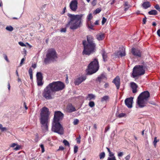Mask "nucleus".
I'll return each instance as SVG.
<instances>
[{
	"label": "nucleus",
	"mask_w": 160,
	"mask_h": 160,
	"mask_svg": "<svg viewBox=\"0 0 160 160\" xmlns=\"http://www.w3.org/2000/svg\"><path fill=\"white\" fill-rule=\"evenodd\" d=\"M68 16L69 18L68 23L66 27H69L72 30H75L80 28L82 25V18L83 14H72L68 13Z\"/></svg>",
	"instance_id": "f257e3e1"
},
{
	"label": "nucleus",
	"mask_w": 160,
	"mask_h": 160,
	"mask_svg": "<svg viewBox=\"0 0 160 160\" xmlns=\"http://www.w3.org/2000/svg\"><path fill=\"white\" fill-rule=\"evenodd\" d=\"M49 114V109L48 108L44 107L41 109L40 121L41 129L44 132H47L48 130Z\"/></svg>",
	"instance_id": "f03ea898"
},
{
	"label": "nucleus",
	"mask_w": 160,
	"mask_h": 160,
	"mask_svg": "<svg viewBox=\"0 0 160 160\" xmlns=\"http://www.w3.org/2000/svg\"><path fill=\"white\" fill-rule=\"evenodd\" d=\"M87 41H83L82 44L84 46V50L82 53L83 54L89 55L95 52L96 44L93 41V39L90 36H87Z\"/></svg>",
	"instance_id": "7ed1b4c3"
},
{
	"label": "nucleus",
	"mask_w": 160,
	"mask_h": 160,
	"mask_svg": "<svg viewBox=\"0 0 160 160\" xmlns=\"http://www.w3.org/2000/svg\"><path fill=\"white\" fill-rule=\"evenodd\" d=\"M149 96V93L148 91H144L139 95L138 98L137 102V104L139 108H142L146 106Z\"/></svg>",
	"instance_id": "20e7f679"
},
{
	"label": "nucleus",
	"mask_w": 160,
	"mask_h": 160,
	"mask_svg": "<svg viewBox=\"0 0 160 160\" xmlns=\"http://www.w3.org/2000/svg\"><path fill=\"white\" fill-rule=\"evenodd\" d=\"M146 64L143 62L142 65L135 66L133 68L132 76L133 78L144 74L145 72Z\"/></svg>",
	"instance_id": "39448f33"
},
{
	"label": "nucleus",
	"mask_w": 160,
	"mask_h": 160,
	"mask_svg": "<svg viewBox=\"0 0 160 160\" xmlns=\"http://www.w3.org/2000/svg\"><path fill=\"white\" fill-rule=\"evenodd\" d=\"M98 62L97 59L95 58L88 66L87 70V74L91 75L96 72L99 69Z\"/></svg>",
	"instance_id": "423d86ee"
},
{
	"label": "nucleus",
	"mask_w": 160,
	"mask_h": 160,
	"mask_svg": "<svg viewBox=\"0 0 160 160\" xmlns=\"http://www.w3.org/2000/svg\"><path fill=\"white\" fill-rule=\"evenodd\" d=\"M57 58V55L55 50L53 49H50L48 50L44 62L46 64L50 62L56 61Z\"/></svg>",
	"instance_id": "0eeeda50"
},
{
	"label": "nucleus",
	"mask_w": 160,
	"mask_h": 160,
	"mask_svg": "<svg viewBox=\"0 0 160 160\" xmlns=\"http://www.w3.org/2000/svg\"><path fill=\"white\" fill-rule=\"evenodd\" d=\"M48 85L54 92L62 90L65 87L64 83L61 81L53 82Z\"/></svg>",
	"instance_id": "6e6552de"
},
{
	"label": "nucleus",
	"mask_w": 160,
	"mask_h": 160,
	"mask_svg": "<svg viewBox=\"0 0 160 160\" xmlns=\"http://www.w3.org/2000/svg\"><path fill=\"white\" fill-rule=\"evenodd\" d=\"M52 131L60 135L63 134V128L59 122L53 121L52 124Z\"/></svg>",
	"instance_id": "1a4fd4ad"
},
{
	"label": "nucleus",
	"mask_w": 160,
	"mask_h": 160,
	"mask_svg": "<svg viewBox=\"0 0 160 160\" xmlns=\"http://www.w3.org/2000/svg\"><path fill=\"white\" fill-rule=\"evenodd\" d=\"M54 92L48 85L43 90L42 95L43 98L46 99H52L54 95Z\"/></svg>",
	"instance_id": "9d476101"
},
{
	"label": "nucleus",
	"mask_w": 160,
	"mask_h": 160,
	"mask_svg": "<svg viewBox=\"0 0 160 160\" xmlns=\"http://www.w3.org/2000/svg\"><path fill=\"white\" fill-rule=\"evenodd\" d=\"M63 116V114L60 111H56L54 113L53 121L59 122L60 121L62 120Z\"/></svg>",
	"instance_id": "9b49d317"
},
{
	"label": "nucleus",
	"mask_w": 160,
	"mask_h": 160,
	"mask_svg": "<svg viewBox=\"0 0 160 160\" xmlns=\"http://www.w3.org/2000/svg\"><path fill=\"white\" fill-rule=\"evenodd\" d=\"M78 4L77 0H72L69 4L70 9L73 11H75L77 9Z\"/></svg>",
	"instance_id": "f8f14e48"
},
{
	"label": "nucleus",
	"mask_w": 160,
	"mask_h": 160,
	"mask_svg": "<svg viewBox=\"0 0 160 160\" xmlns=\"http://www.w3.org/2000/svg\"><path fill=\"white\" fill-rule=\"evenodd\" d=\"M131 52L134 56L137 57L141 56V52L138 48H133L131 49Z\"/></svg>",
	"instance_id": "ddd939ff"
},
{
	"label": "nucleus",
	"mask_w": 160,
	"mask_h": 160,
	"mask_svg": "<svg viewBox=\"0 0 160 160\" xmlns=\"http://www.w3.org/2000/svg\"><path fill=\"white\" fill-rule=\"evenodd\" d=\"M86 79V77L85 76H82L75 79L74 83L76 85H78L85 81Z\"/></svg>",
	"instance_id": "4468645a"
},
{
	"label": "nucleus",
	"mask_w": 160,
	"mask_h": 160,
	"mask_svg": "<svg viewBox=\"0 0 160 160\" xmlns=\"http://www.w3.org/2000/svg\"><path fill=\"white\" fill-rule=\"evenodd\" d=\"M133 99L132 97H131L126 99L125 100L126 105L129 108H131L132 107Z\"/></svg>",
	"instance_id": "2eb2a0df"
},
{
	"label": "nucleus",
	"mask_w": 160,
	"mask_h": 160,
	"mask_svg": "<svg viewBox=\"0 0 160 160\" xmlns=\"http://www.w3.org/2000/svg\"><path fill=\"white\" fill-rule=\"evenodd\" d=\"M116 55L118 57H122L125 56L126 54L125 48L122 47L120 48L119 51L116 53Z\"/></svg>",
	"instance_id": "dca6fc26"
},
{
	"label": "nucleus",
	"mask_w": 160,
	"mask_h": 160,
	"mask_svg": "<svg viewBox=\"0 0 160 160\" xmlns=\"http://www.w3.org/2000/svg\"><path fill=\"white\" fill-rule=\"evenodd\" d=\"M113 82L117 88L118 89L120 87V78L119 76H117L113 81Z\"/></svg>",
	"instance_id": "f3484780"
},
{
	"label": "nucleus",
	"mask_w": 160,
	"mask_h": 160,
	"mask_svg": "<svg viewBox=\"0 0 160 160\" xmlns=\"http://www.w3.org/2000/svg\"><path fill=\"white\" fill-rule=\"evenodd\" d=\"M131 87L132 89V92L133 93H135L137 92V89L138 88V86L136 83L134 82H132L131 83Z\"/></svg>",
	"instance_id": "a211bd4d"
},
{
	"label": "nucleus",
	"mask_w": 160,
	"mask_h": 160,
	"mask_svg": "<svg viewBox=\"0 0 160 160\" xmlns=\"http://www.w3.org/2000/svg\"><path fill=\"white\" fill-rule=\"evenodd\" d=\"M67 109L68 112H71L76 110L75 108L72 105H68L67 107Z\"/></svg>",
	"instance_id": "6ab92c4d"
},
{
	"label": "nucleus",
	"mask_w": 160,
	"mask_h": 160,
	"mask_svg": "<svg viewBox=\"0 0 160 160\" xmlns=\"http://www.w3.org/2000/svg\"><path fill=\"white\" fill-rule=\"evenodd\" d=\"M96 38L98 40H102L105 38L104 34L101 33H99L96 35Z\"/></svg>",
	"instance_id": "aec40b11"
},
{
	"label": "nucleus",
	"mask_w": 160,
	"mask_h": 160,
	"mask_svg": "<svg viewBox=\"0 0 160 160\" xmlns=\"http://www.w3.org/2000/svg\"><path fill=\"white\" fill-rule=\"evenodd\" d=\"M106 78L105 74L104 73H102L98 78L97 80L98 81L100 82L103 80H105Z\"/></svg>",
	"instance_id": "412c9836"
},
{
	"label": "nucleus",
	"mask_w": 160,
	"mask_h": 160,
	"mask_svg": "<svg viewBox=\"0 0 160 160\" xmlns=\"http://www.w3.org/2000/svg\"><path fill=\"white\" fill-rule=\"evenodd\" d=\"M142 6L143 8L146 9L150 7L151 5L149 2H145L142 4Z\"/></svg>",
	"instance_id": "4be33fe9"
},
{
	"label": "nucleus",
	"mask_w": 160,
	"mask_h": 160,
	"mask_svg": "<svg viewBox=\"0 0 160 160\" xmlns=\"http://www.w3.org/2000/svg\"><path fill=\"white\" fill-rule=\"evenodd\" d=\"M109 156L110 157H108L107 160H116L113 152H111L109 153Z\"/></svg>",
	"instance_id": "5701e85b"
},
{
	"label": "nucleus",
	"mask_w": 160,
	"mask_h": 160,
	"mask_svg": "<svg viewBox=\"0 0 160 160\" xmlns=\"http://www.w3.org/2000/svg\"><path fill=\"white\" fill-rule=\"evenodd\" d=\"M37 80H42V74L41 72H38L36 74Z\"/></svg>",
	"instance_id": "b1692460"
},
{
	"label": "nucleus",
	"mask_w": 160,
	"mask_h": 160,
	"mask_svg": "<svg viewBox=\"0 0 160 160\" xmlns=\"http://www.w3.org/2000/svg\"><path fill=\"white\" fill-rule=\"evenodd\" d=\"M109 97L108 96H105L101 99V102H106L109 99Z\"/></svg>",
	"instance_id": "393cba45"
},
{
	"label": "nucleus",
	"mask_w": 160,
	"mask_h": 160,
	"mask_svg": "<svg viewBox=\"0 0 160 160\" xmlns=\"http://www.w3.org/2000/svg\"><path fill=\"white\" fill-rule=\"evenodd\" d=\"M148 13L150 15H156L157 14L158 12L155 10H152L149 11Z\"/></svg>",
	"instance_id": "a878e982"
},
{
	"label": "nucleus",
	"mask_w": 160,
	"mask_h": 160,
	"mask_svg": "<svg viewBox=\"0 0 160 160\" xmlns=\"http://www.w3.org/2000/svg\"><path fill=\"white\" fill-rule=\"evenodd\" d=\"M102 54L103 58L104 61H105V59L107 57V54L105 52L104 49H102Z\"/></svg>",
	"instance_id": "bb28decb"
},
{
	"label": "nucleus",
	"mask_w": 160,
	"mask_h": 160,
	"mask_svg": "<svg viewBox=\"0 0 160 160\" xmlns=\"http://www.w3.org/2000/svg\"><path fill=\"white\" fill-rule=\"evenodd\" d=\"M16 146V147L14 148V149L16 150H19L20 148V147L16 143H13L11 145V147L12 148H14Z\"/></svg>",
	"instance_id": "cd10ccee"
},
{
	"label": "nucleus",
	"mask_w": 160,
	"mask_h": 160,
	"mask_svg": "<svg viewBox=\"0 0 160 160\" xmlns=\"http://www.w3.org/2000/svg\"><path fill=\"white\" fill-rule=\"evenodd\" d=\"M95 96L94 95L92 94H89L88 95L87 98L89 100H91L94 99L95 98Z\"/></svg>",
	"instance_id": "c85d7f7f"
},
{
	"label": "nucleus",
	"mask_w": 160,
	"mask_h": 160,
	"mask_svg": "<svg viewBox=\"0 0 160 160\" xmlns=\"http://www.w3.org/2000/svg\"><path fill=\"white\" fill-rule=\"evenodd\" d=\"M159 141V140L157 139V138L156 137H155L154 138V140L153 142V145L155 148L156 147L157 143V142H158Z\"/></svg>",
	"instance_id": "c756f323"
},
{
	"label": "nucleus",
	"mask_w": 160,
	"mask_h": 160,
	"mask_svg": "<svg viewBox=\"0 0 160 160\" xmlns=\"http://www.w3.org/2000/svg\"><path fill=\"white\" fill-rule=\"evenodd\" d=\"M6 29L7 31L11 32V31H12L13 30V28L12 26H7L6 28Z\"/></svg>",
	"instance_id": "7c9ffc66"
},
{
	"label": "nucleus",
	"mask_w": 160,
	"mask_h": 160,
	"mask_svg": "<svg viewBox=\"0 0 160 160\" xmlns=\"http://www.w3.org/2000/svg\"><path fill=\"white\" fill-rule=\"evenodd\" d=\"M105 153L104 152H102L99 154V158L100 159H103L105 157Z\"/></svg>",
	"instance_id": "2f4dec72"
},
{
	"label": "nucleus",
	"mask_w": 160,
	"mask_h": 160,
	"mask_svg": "<svg viewBox=\"0 0 160 160\" xmlns=\"http://www.w3.org/2000/svg\"><path fill=\"white\" fill-rule=\"evenodd\" d=\"M92 14L91 13L89 14L87 18V22L90 21V20L92 19Z\"/></svg>",
	"instance_id": "473e14b6"
},
{
	"label": "nucleus",
	"mask_w": 160,
	"mask_h": 160,
	"mask_svg": "<svg viewBox=\"0 0 160 160\" xmlns=\"http://www.w3.org/2000/svg\"><path fill=\"white\" fill-rule=\"evenodd\" d=\"M0 130L2 131L3 132L4 131H5L7 130V128L5 127H3L2 125L0 124Z\"/></svg>",
	"instance_id": "72a5a7b5"
},
{
	"label": "nucleus",
	"mask_w": 160,
	"mask_h": 160,
	"mask_svg": "<svg viewBox=\"0 0 160 160\" xmlns=\"http://www.w3.org/2000/svg\"><path fill=\"white\" fill-rule=\"evenodd\" d=\"M38 85L39 86L42 85L43 83L42 82V80H37Z\"/></svg>",
	"instance_id": "f704fd0d"
},
{
	"label": "nucleus",
	"mask_w": 160,
	"mask_h": 160,
	"mask_svg": "<svg viewBox=\"0 0 160 160\" xmlns=\"http://www.w3.org/2000/svg\"><path fill=\"white\" fill-rule=\"evenodd\" d=\"M101 11V9L100 8H97L94 12V13L97 14L99 13Z\"/></svg>",
	"instance_id": "c9c22d12"
},
{
	"label": "nucleus",
	"mask_w": 160,
	"mask_h": 160,
	"mask_svg": "<svg viewBox=\"0 0 160 160\" xmlns=\"http://www.w3.org/2000/svg\"><path fill=\"white\" fill-rule=\"evenodd\" d=\"M89 106L91 108L94 106L95 103L93 101H90L89 103Z\"/></svg>",
	"instance_id": "e433bc0d"
},
{
	"label": "nucleus",
	"mask_w": 160,
	"mask_h": 160,
	"mask_svg": "<svg viewBox=\"0 0 160 160\" xmlns=\"http://www.w3.org/2000/svg\"><path fill=\"white\" fill-rule=\"evenodd\" d=\"M63 142L65 146H69V143L67 140L64 139L63 140Z\"/></svg>",
	"instance_id": "4c0bfd02"
},
{
	"label": "nucleus",
	"mask_w": 160,
	"mask_h": 160,
	"mask_svg": "<svg viewBox=\"0 0 160 160\" xmlns=\"http://www.w3.org/2000/svg\"><path fill=\"white\" fill-rule=\"evenodd\" d=\"M79 122V121L78 119H75L73 122V123L74 125H76L78 124Z\"/></svg>",
	"instance_id": "58836bf2"
},
{
	"label": "nucleus",
	"mask_w": 160,
	"mask_h": 160,
	"mask_svg": "<svg viewBox=\"0 0 160 160\" xmlns=\"http://www.w3.org/2000/svg\"><path fill=\"white\" fill-rule=\"evenodd\" d=\"M25 58H22L21 59L20 63L19 65V67H21L22 66V64L23 63V62L25 61Z\"/></svg>",
	"instance_id": "ea45409f"
},
{
	"label": "nucleus",
	"mask_w": 160,
	"mask_h": 160,
	"mask_svg": "<svg viewBox=\"0 0 160 160\" xmlns=\"http://www.w3.org/2000/svg\"><path fill=\"white\" fill-rule=\"evenodd\" d=\"M78 146H74V153H76L77 152L78 150Z\"/></svg>",
	"instance_id": "a19ab883"
},
{
	"label": "nucleus",
	"mask_w": 160,
	"mask_h": 160,
	"mask_svg": "<svg viewBox=\"0 0 160 160\" xmlns=\"http://www.w3.org/2000/svg\"><path fill=\"white\" fill-rule=\"evenodd\" d=\"M88 28L91 29H93V27L94 26L92 24H89V23L88 24Z\"/></svg>",
	"instance_id": "79ce46f5"
},
{
	"label": "nucleus",
	"mask_w": 160,
	"mask_h": 160,
	"mask_svg": "<svg viewBox=\"0 0 160 160\" xmlns=\"http://www.w3.org/2000/svg\"><path fill=\"white\" fill-rule=\"evenodd\" d=\"M107 21V19L104 17H103L102 22V25H103Z\"/></svg>",
	"instance_id": "37998d69"
},
{
	"label": "nucleus",
	"mask_w": 160,
	"mask_h": 160,
	"mask_svg": "<svg viewBox=\"0 0 160 160\" xmlns=\"http://www.w3.org/2000/svg\"><path fill=\"white\" fill-rule=\"evenodd\" d=\"M97 2V0H93L92 1V5L93 6H95Z\"/></svg>",
	"instance_id": "c03bdc74"
},
{
	"label": "nucleus",
	"mask_w": 160,
	"mask_h": 160,
	"mask_svg": "<svg viewBox=\"0 0 160 160\" xmlns=\"http://www.w3.org/2000/svg\"><path fill=\"white\" fill-rule=\"evenodd\" d=\"M125 116V114L124 113H121L119 114L118 115V117L119 118H122L124 117Z\"/></svg>",
	"instance_id": "a18cd8bd"
},
{
	"label": "nucleus",
	"mask_w": 160,
	"mask_h": 160,
	"mask_svg": "<svg viewBox=\"0 0 160 160\" xmlns=\"http://www.w3.org/2000/svg\"><path fill=\"white\" fill-rule=\"evenodd\" d=\"M40 147H41L42 149V152H43L45 151L43 145V144H41V145H40Z\"/></svg>",
	"instance_id": "49530a36"
},
{
	"label": "nucleus",
	"mask_w": 160,
	"mask_h": 160,
	"mask_svg": "<svg viewBox=\"0 0 160 160\" xmlns=\"http://www.w3.org/2000/svg\"><path fill=\"white\" fill-rule=\"evenodd\" d=\"M154 7L157 10L160 11V8L158 5H156Z\"/></svg>",
	"instance_id": "de8ad7c7"
},
{
	"label": "nucleus",
	"mask_w": 160,
	"mask_h": 160,
	"mask_svg": "<svg viewBox=\"0 0 160 160\" xmlns=\"http://www.w3.org/2000/svg\"><path fill=\"white\" fill-rule=\"evenodd\" d=\"M18 44L19 45L22 47L26 46V45L25 44L22 42H18Z\"/></svg>",
	"instance_id": "09e8293b"
},
{
	"label": "nucleus",
	"mask_w": 160,
	"mask_h": 160,
	"mask_svg": "<svg viewBox=\"0 0 160 160\" xmlns=\"http://www.w3.org/2000/svg\"><path fill=\"white\" fill-rule=\"evenodd\" d=\"M64 149V148L63 147L60 146L59 147V149H58V151H63Z\"/></svg>",
	"instance_id": "8fccbe9b"
},
{
	"label": "nucleus",
	"mask_w": 160,
	"mask_h": 160,
	"mask_svg": "<svg viewBox=\"0 0 160 160\" xmlns=\"http://www.w3.org/2000/svg\"><path fill=\"white\" fill-rule=\"evenodd\" d=\"M123 155V152H119L118 153V156L119 157H121Z\"/></svg>",
	"instance_id": "3c124183"
},
{
	"label": "nucleus",
	"mask_w": 160,
	"mask_h": 160,
	"mask_svg": "<svg viewBox=\"0 0 160 160\" xmlns=\"http://www.w3.org/2000/svg\"><path fill=\"white\" fill-rule=\"evenodd\" d=\"M28 72L29 75L32 74V70L31 68H30L28 70Z\"/></svg>",
	"instance_id": "603ef678"
},
{
	"label": "nucleus",
	"mask_w": 160,
	"mask_h": 160,
	"mask_svg": "<svg viewBox=\"0 0 160 160\" xmlns=\"http://www.w3.org/2000/svg\"><path fill=\"white\" fill-rule=\"evenodd\" d=\"M66 28H62L60 30L61 32H66Z\"/></svg>",
	"instance_id": "864d4df0"
},
{
	"label": "nucleus",
	"mask_w": 160,
	"mask_h": 160,
	"mask_svg": "<svg viewBox=\"0 0 160 160\" xmlns=\"http://www.w3.org/2000/svg\"><path fill=\"white\" fill-rule=\"evenodd\" d=\"M4 59H5V60L7 61L8 62H9V60H8V57H7V56L6 55H4Z\"/></svg>",
	"instance_id": "5fc2aeb1"
},
{
	"label": "nucleus",
	"mask_w": 160,
	"mask_h": 160,
	"mask_svg": "<svg viewBox=\"0 0 160 160\" xmlns=\"http://www.w3.org/2000/svg\"><path fill=\"white\" fill-rule=\"evenodd\" d=\"M130 158V155H128L125 158L126 160H129Z\"/></svg>",
	"instance_id": "6e6d98bb"
},
{
	"label": "nucleus",
	"mask_w": 160,
	"mask_h": 160,
	"mask_svg": "<svg viewBox=\"0 0 160 160\" xmlns=\"http://www.w3.org/2000/svg\"><path fill=\"white\" fill-rule=\"evenodd\" d=\"M157 33L158 36L160 37V29H159L158 30Z\"/></svg>",
	"instance_id": "4d7b16f0"
},
{
	"label": "nucleus",
	"mask_w": 160,
	"mask_h": 160,
	"mask_svg": "<svg viewBox=\"0 0 160 160\" xmlns=\"http://www.w3.org/2000/svg\"><path fill=\"white\" fill-rule=\"evenodd\" d=\"M146 19L147 18L146 17L143 19V24H145L146 23Z\"/></svg>",
	"instance_id": "13d9d810"
},
{
	"label": "nucleus",
	"mask_w": 160,
	"mask_h": 160,
	"mask_svg": "<svg viewBox=\"0 0 160 160\" xmlns=\"http://www.w3.org/2000/svg\"><path fill=\"white\" fill-rule=\"evenodd\" d=\"M109 86L108 84V83H106L104 85V87L105 88H106L108 87Z\"/></svg>",
	"instance_id": "bf43d9fd"
},
{
	"label": "nucleus",
	"mask_w": 160,
	"mask_h": 160,
	"mask_svg": "<svg viewBox=\"0 0 160 160\" xmlns=\"http://www.w3.org/2000/svg\"><path fill=\"white\" fill-rule=\"evenodd\" d=\"M109 129V127H108L107 128H106L105 129V131H104V132H107Z\"/></svg>",
	"instance_id": "052dcab7"
},
{
	"label": "nucleus",
	"mask_w": 160,
	"mask_h": 160,
	"mask_svg": "<svg viewBox=\"0 0 160 160\" xmlns=\"http://www.w3.org/2000/svg\"><path fill=\"white\" fill-rule=\"evenodd\" d=\"M124 5L125 6H128V7L129 6V4H128V2H125L124 3Z\"/></svg>",
	"instance_id": "680f3d73"
},
{
	"label": "nucleus",
	"mask_w": 160,
	"mask_h": 160,
	"mask_svg": "<svg viewBox=\"0 0 160 160\" xmlns=\"http://www.w3.org/2000/svg\"><path fill=\"white\" fill-rule=\"evenodd\" d=\"M32 67L34 68H35L36 67V64H33L32 65Z\"/></svg>",
	"instance_id": "e2e57ef3"
},
{
	"label": "nucleus",
	"mask_w": 160,
	"mask_h": 160,
	"mask_svg": "<svg viewBox=\"0 0 160 160\" xmlns=\"http://www.w3.org/2000/svg\"><path fill=\"white\" fill-rule=\"evenodd\" d=\"M66 9V7H64V9H63V11H62L63 12H62V14H63V13H64L65 12Z\"/></svg>",
	"instance_id": "0e129e2a"
},
{
	"label": "nucleus",
	"mask_w": 160,
	"mask_h": 160,
	"mask_svg": "<svg viewBox=\"0 0 160 160\" xmlns=\"http://www.w3.org/2000/svg\"><path fill=\"white\" fill-rule=\"evenodd\" d=\"M24 105L25 106L26 109H28V107H27L26 104L25 102L24 103Z\"/></svg>",
	"instance_id": "69168bd1"
},
{
	"label": "nucleus",
	"mask_w": 160,
	"mask_h": 160,
	"mask_svg": "<svg viewBox=\"0 0 160 160\" xmlns=\"http://www.w3.org/2000/svg\"><path fill=\"white\" fill-rule=\"evenodd\" d=\"M94 24L96 25H98V21H96L94 23Z\"/></svg>",
	"instance_id": "338daca9"
},
{
	"label": "nucleus",
	"mask_w": 160,
	"mask_h": 160,
	"mask_svg": "<svg viewBox=\"0 0 160 160\" xmlns=\"http://www.w3.org/2000/svg\"><path fill=\"white\" fill-rule=\"evenodd\" d=\"M152 25L153 26H156V23L155 22H153L152 23Z\"/></svg>",
	"instance_id": "774afa93"
}]
</instances>
